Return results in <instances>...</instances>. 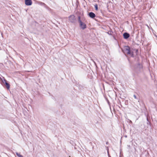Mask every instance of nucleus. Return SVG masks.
<instances>
[{
    "label": "nucleus",
    "instance_id": "2",
    "mask_svg": "<svg viewBox=\"0 0 157 157\" xmlns=\"http://www.w3.org/2000/svg\"><path fill=\"white\" fill-rule=\"evenodd\" d=\"M79 23L80 27L81 29H84L86 28V25L85 23L83 22L82 21H80V22Z\"/></svg>",
    "mask_w": 157,
    "mask_h": 157
},
{
    "label": "nucleus",
    "instance_id": "5",
    "mask_svg": "<svg viewBox=\"0 0 157 157\" xmlns=\"http://www.w3.org/2000/svg\"><path fill=\"white\" fill-rule=\"evenodd\" d=\"M89 15L90 17L92 18H94L95 16V14L92 12L90 13H89Z\"/></svg>",
    "mask_w": 157,
    "mask_h": 157
},
{
    "label": "nucleus",
    "instance_id": "10",
    "mask_svg": "<svg viewBox=\"0 0 157 157\" xmlns=\"http://www.w3.org/2000/svg\"><path fill=\"white\" fill-rule=\"evenodd\" d=\"M78 22H79V23H80V21H81V19H80V17L79 16V17H78Z\"/></svg>",
    "mask_w": 157,
    "mask_h": 157
},
{
    "label": "nucleus",
    "instance_id": "3",
    "mask_svg": "<svg viewBox=\"0 0 157 157\" xmlns=\"http://www.w3.org/2000/svg\"><path fill=\"white\" fill-rule=\"evenodd\" d=\"M69 20L71 23H74L75 21V16L74 15H71L69 17Z\"/></svg>",
    "mask_w": 157,
    "mask_h": 157
},
{
    "label": "nucleus",
    "instance_id": "1",
    "mask_svg": "<svg viewBox=\"0 0 157 157\" xmlns=\"http://www.w3.org/2000/svg\"><path fill=\"white\" fill-rule=\"evenodd\" d=\"M123 51L125 54H129L133 55L132 52L130 50V48L128 46H125L124 47Z\"/></svg>",
    "mask_w": 157,
    "mask_h": 157
},
{
    "label": "nucleus",
    "instance_id": "11",
    "mask_svg": "<svg viewBox=\"0 0 157 157\" xmlns=\"http://www.w3.org/2000/svg\"><path fill=\"white\" fill-rule=\"evenodd\" d=\"M4 79L3 80L2 79V82H3V83H5V81H4Z\"/></svg>",
    "mask_w": 157,
    "mask_h": 157
},
{
    "label": "nucleus",
    "instance_id": "8",
    "mask_svg": "<svg viewBox=\"0 0 157 157\" xmlns=\"http://www.w3.org/2000/svg\"><path fill=\"white\" fill-rule=\"evenodd\" d=\"M16 154L19 157H23L22 155H20V154H19L18 153H16Z\"/></svg>",
    "mask_w": 157,
    "mask_h": 157
},
{
    "label": "nucleus",
    "instance_id": "7",
    "mask_svg": "<svg viewBox=\"0 0 157 157\" xmlns=\"http://www.w3.org/2000/svg\"><path fill=\"white\" fill-rule=\"evenodd\" d=\"M4 81H5V84L6 86L7 89H9L10 87L9 84V83L6 82V81L5 79H4Z\"/></svg>",
    "mask_w": 157,
    "mask_h": 157
},
{
    "label": "nucleus",
    "instance_id": "9",
    "mask_svg": "<svg viewBox=\"0 0 157 157\" xmlns=\"http://www.w3.org/2000/svg\"><path fill=\"white\" fill-rule=\"evenodd\" d=\"M94 7H95V10H98V5H97L96 4V5H95Z\"/></svg>",
    "mask_w": 157,
    "mask_h": 157
},
{
    "label": "nucleus",
    "instance_id": "4",
    "mask_svg": "<svg viewBox=\"0 0 157 157\" xmlns=\"http://www.w3.org/2000/svg\"><path fill=\"white\" fill-rule=\"evenodd\" d=\"M25 4L27 6H31L32 4L31 0H25Z\"/></svg>",
    "mask_w": 157,
    "mask_h": 157
},
{
    "label": "nucleus",
    "instance_id": "12",
    "mask_svg": "<svg viewBox=\"0 0 157 157\" xmlns=\"http://www.w3.org/2000/svg\"><path fill=\"white\" fill-rule=\"evenodd\" d=\"M134 97H135V98H136V96L134 95Z\"/></svg>",
    "mask_w": 157,
    "mask_h": 157
},
{
    "label": "nucleus",
    "instance_id": "6",
    "mask_svg": "<svg viewBox=\"0 0 157 157\" xmlns=\"http://www.w3.org/2000/svg\"><path fill=\"white\" fill-rule=\"evenodd\" d=\"M123 36H124V38L125 39H126L129 37V34L128 33H124L123 34Z\"/></svg>",
    "mask_w": 157,
    "mask_h": 157
}]
</instances>
